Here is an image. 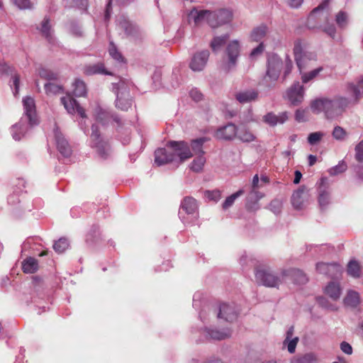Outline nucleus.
Returning a JSON list of instances; mask_svg holds the SVG:
<instances>
[{"instance_id": "obj_27", "label": "nucleus", "mask_w": 363, "mask_h": 363, "mask_svg": "<svg viewBox=\"0 0 363 363\" xmlns=\"http://www.w3.org/2000/svg\"><path fill=\"white\" fill-rule=\"evenodd\" d=\"M344 303L347 306L356 308L360 303L359 294L354 290H349L344 298Z\"/></svg>"}, {"instance_id": "obj_21", "label": "nucleus", "mask_w": 363, "mask_h": 363, "mask_svg": "<svg viewBox=\"0 0 363 363\" xmlns=\"http://www.w3.org/2000/svg\"><path fill=\"white\" fill-rule=\"evenodd\" d=\"M327 179L323 178L320 180L319 188L318 202L322 209L325 208L330 203V193L326 187Z\"/></svg>"}, {"instance_id": "obj_48", "label": "nucleus", "mask_w": 363, "mask_h": 363, "mask_svg": "<svg viewBox=\"0 0 363 363\" xmlns=\"http://www.w3.org/2000/svg\"><path fill=\"white\" fill-rule=\"evenodd\" d=\"M206 23L213 28L218 27V23L217 22L216 13L207 10V20Z\"/></svg>"}, {"instance_id": "obj_22", "label": "nucleus", "mask_w": 363, "mask_h": 363, "mask_svg": "<svg viewBox=\"0 0 363 363\" xmlns=\"http://www.w3.org/2000/svg\"><path fill=\"white\" fill-rule=\"evenodd\" d=\"M283 276L290 277L292 280L298 284H305L307 281V278L303 272L298 269H290L283 270Z\"/></svg>"}, {"instance_id": "obj_52", "label": "nucleus", "mask_w": 363, "mask_h": 363, "mask_svg": "<svg viewBox=\"0 0 363 363\" xmlns=\"http://www.w3.org/2000/svg\"><path fill=\"white\" fill-rule=\"evenodd\" d=\"M15 4L20 9H28L32 8V4L30 0H12Z\"/></svg>"}, {"instance_id": "obj_60", "label": "nucleus", "mask_w": 363, "mask_h": 363, "mask_svg": "<svg viewBox=\"0 0 363 363\" xmlns=\"http://www.w3.org/2000/svg\"><path fill=\"white\" fill-rule=\"evenodd\" d=\"M323 32L328 34L330 37L334 38L336 33V28L333 24H327L322 28Z\"/></svg>"}, {"instance_id": "obj_16", "label": "nucleus", "mask_w": 363, "mask_h": 363, "mask_svg": "<svg viewBox=\"0 0 363 363\" xmlns=\"http://www.w3.org/2000/svg\"><path fill=\"white\" fill-rule=\"evenodd\" d=\"M289 118L287 112H281L279 114H275L272 112L267 113L263 117V121L270 126H275L278 124H283Z\"/></svg>"}, {"instance_id": "obj_53", "label": "nucleus", "mask_w": 363, "mask_h": 363, "mask_svg": "<svg viewBox=\"0 0 363 363\" xmlns=\"http://www.w3.org/2000/svg\"><path fill=\"white\" fill-rule=\"evenodd\" d=\"M282 207V201L279 199H274L269 204V209L274 213H279Z\"/></svg>"}, {"instance_id": "obj_39", "label": "nucleus", "mask_w": 363, "mask_h": 363, "mask_svg": "<svg viewBox=\"0 0 363 363\" xmlns=\"http://www.w3.org/2000/svg\"><path fill=\"white\" fill-rule=\"evenodd\" d=\"M69 246L68 240L65 238H60L53 245L55 251L57 253L64 252Z\"/></svg>"}, {"instance_id": "obj_40", "label": "nucleus", "mask_w": 363, "mask_h": 363, "mask_svg": "<svg viewBox=\"0 0 363 363\" xmlns=\"http://www.w3.org/2000/svg\"><path fill=\"white\" fill-rule=\"evenodd\" d=\"M131 99L122 98L118 94L117 95L116 106L118 108L122 111H128V109L131 106Z\"/></svg>"}, {"instance_id": "obj_37", "label": "nucleus", "mask_w": 363, "mask_h": 363, "mask_svg": "<svg viewBox=\"0 0 363 363\" xmlns=\"http://www.w3.org/2000/svg\"><path fill=\"white\" fill-rule=\"evenodd\" d=\"M40 31L48 41H51L52 38V30L50 19L48 18H45L42 21Z\"/></svg>"}, {"instance_id": "obj_34", "label": "nucleus", "mask_w": 363, "mask_h": 363, "mask_svg": "<svg viewBox=\"0 0 363 363\" xmlns=\"http://www.w3.org/2000/svg\"><path fill=\"white\" fill-rule=\"evenodd\" d=\"M338 268L339 266L336 264L320 262L316 265V270L319 273L324 274H330L331 271H337Z\"/></svg>"}, {"instance_id": "obj_30", "label": "nucleus", "mask_w": 363, "mask_h": 363, "mask_svg": "<svg viewBox=\"0 0 363 363\" xmlns=\"http://www.w3.org/2000/svg\"><path fill=\"white\" fill-rule=\"evenodd\" d=\"M217 22L218 23V27L230 22L233 19V13L231 11L228 9H220L216 11Z\"/></svg>"}, {"instance_id": "obj_2", "label": "nucleus", "mask_w": 363, "mask_h": 363, "mask_svg": "<svg viewBox=\"0 0 363 363\" xmlns=\"http://www.w3.org/2000/svg\"><path fill=\"white\" fill-rule=\"evenodd\" d=\"M23 113L18 123L14 124L11 128V134L14 140L19 139L22 135L26 132L24 130L21 135L18 134V130L22 129L23 123L28 122L30 126H34L38 124V117L36 113V106L35 100L31 96H27L23 98L22 100Z\"/></svg>"}, {"instance_id": "obj_9", "label": "nucleus", "mask_w": 363, "mask_h": 363, "mask_svg": "<svg viewBox=\"0 0 363 363\" xmlns=\"http://www.w3.org/2000/svg\"><path fill=\"white\" fill-rule=\"evenodd\" d=\"M176 162V155L172 152L169 147L158 148L155 152V163L157 166H162L170 162Z\"/></svg>"}, {"instance_id": "obj_59", "label": "nucleus", "mask_w": 363, "mask_h": 363, "mask_svg": "<svg viewBox=\"0 0 363 363\" xmlns=\"http://www.w3.org/2000/svg\"><path fill=\"white\" fill-rule=\"evenodd\" d=\"M298 340V337H294L291 340L289 339L286 342H285V341L284 342V344L287 345L288 351L290 353L292 354L295 352Z\"/></svg>"}, {"instance_id": "obj_46", "label": "nucleus", "mask_w": 363, "mask_h": 363, "mask_svg": "<svg viewBox=\"0 0 363 363\" xmlns=\"http://www.w3.org/2000/svg\"><path fill=\"white\" fill-rule=\"evenodd\" d=\"M335 21L340 28H345L348 22V16L344 11H340L335 17Z\"/></svg>"}, {"instance_id": "obj_15", "label": "nucleus", "mask_w": 363, "mask_h": 363, "mask_svg": "<svg viewBox=\"0 0 363 363\" xmlns=\"http://www.w3.org/2000/svg\"><path fill=\"white\" fill-rule=\"evenodd\" d=\"M54 134L59 152L64 157H69L71 155L72 150L68 142L57 128L55 129Z\"/></svg>"}, {"instance_id": "obj_28", "label": "nucleus", "mask_w": 363, "mask_h": 363, "mask_svg": "<svg viewBox=\"0 0 363 363\" xmlns=\"http://www.w3.org/2000/svg\"><path fill=\"white\" fill-rule=\"evenodd\" d=\"M84 72L87 75L96 74H111V73L106 70L104 64L101 62L85 66Z\"/></svg>"}, {"instance_id": "obj_58", "label": "nucleus", "mask_w": 363, "mask_h": 363, "mask_svg": "<svg viewBox=\"0 0 363 363\" xmlns=\"http://www.w3.org/2000/svg\"><path fill=\"white\" fill-rule=\"evenodd\" d=\"M295 118L298 122L307 121V111L304 109H298L295 113Z\"/></svg>"}, {"instance_id": "obj_25", "label": "nucleus", "mask_w": 363, "mask_h": 363, "mask_svg": "<svg viewBox=\"0 0 363 363\" xmlns=\"http://www.w3.org/2000/svg\"><path fill=\"white\" fill-rule=\"evenodd\" d=\"M204 333L206 338L216 340H224L231 335V331L229 329H225L222 331L206 329Z\"/></svg>"}, {"instance_id": "obj_14", "label": "nucleus", "mask_w": 363, "mask_h": 363, "mask_svg": "<svg viewBox=\"0 0 363 363\" xmlns=\"http://www.w3.org/2000/svg\"><path fill=\"white\" fill-rule=\"evenodd\" d=\"M226 52L229 62L225 69V70L229 71L235 65L237 58L240 54V43L238 40H235L231 41L227 47Z\"/></svg>"}, {"instance_id": "obj_54", "label": "nucleus", "mask_w": 363, "mask_h": 363, "mask_svg": "<svg viewBox=\"0 0 363 363\" xmlns=\"http://www.w3.org/2000/svg\"><path fill=\"white\" fill-rule=\"evenodd\" d=\"M318 303L323 308L330 310V311H336L337 310V307L332 303H330L324 297H320L318 298Z\"/></svg>"}, {"instance_id": "obj_32", "label": "nucleus", "mask_w": 363, "mask_h": 363, "mask_svg": "<svg viewBox=\"0 0 363 363\" xmlns=\"http://www.w3.org/2000/svg\"><path fill=\"white\" fill-rule=\"evenodd\" d=\"M318 358L314 353L309 352L303 355L295 356L291 363H317Z\"/></svg>"}, {"instance_id": "obj_18", "label": "nucleus", "mask_w": 363, "mask_h": 363, "mask_svg": "<svg viewBox=\"0 0 363 363\" xmlns=\"http://www.w3.org/2000/svg\"><path fill=\"white\" fill-rule=\"evenodd\" d=\"M259 93L255 89H247L238 91L235 94V97L240 104H247L257 100Z\"/></svg>"}, {"instance_id": "obj_42", "label": "nucleus", "mask_w": 363, "mask_h": 363, "mask_svg": "<svg viewBox=\"0 0 363 363\" xmlns=\"http://www.w3.org/2000/svg\"><path fill=\"white\" fill-rule=\"evenodd\" d=\"M243 193V190H239L237 192L230 195V196L227 197L223 203V209H227L229 207H230L235 202V199L238 198L240 196L242 195Z\"/></svg>"}, {"instance_id": "obj_38", "label": "nucleus", "mask_w": 363, "mask_h": 363, "mask_svg": "<svg viewBox=\"0 0 363 363\" xmlns=\"http://www.w3.org/2000/svg\"><path fill=\"white\" fill-rule=\"evenodd\" d=\"M229 38V35L225 34L223 36L216 37L213 39L211 43V47L213 51L219 50Z\"/></svg>"}, {"instance_id": "obj_26", "label": "nucleus", "mask_w": 363, "mask_h": 363, "mask_svg": "<svg viewBox=\"0 0 363 363\" xmlns=\"http://www.w3.org/2000/svg\"><path fill=\"white\" fill-rule=\"evenodd\" d=\"M208 139L207 138H200L192 140L189 147L190 150L194 155H204L205 152L203 150V144L207 142Z\"/></svg>"}, {"instance_id": "obj_63", "label": "nucleus", "mask_w": 363, "mask_h": 363, "mask_svg": "<svg viewBox=\"0 0 363 363\" xmlns=\"http://www.w3.org/2000/svg\"><path fill=\"white\" fill-rule=\"evenodd\" d=\"M19 80H20V77H19L18 74H14L12 76V83H13L12 86L14 87L13 94H14L15 96L18 94V91H19Z\"/></svg>"}, {"instance_id": "obj_35", "label": "nucleus", "mask_w": 363, "mask_h": 363, "mask_svg": "<svg viewBox=\"0 0 363 363\" xmlns=\"http://www.w3.org/2000/svg\"><path fill=\"white\" fill-rule=\"evenodd\" d=\"M237 134L238 138L244 143L252 142L256 138L254 133L245 128H240Z\"/></svg>"}, {"instance_id": "obj_50", "label": "nucleus", "mask_w": 363, "mask_h": 363, "mask_svg": "<svg viewBox=\"0 0 363 363\" xmlns=\"http://www.w3.org/2000/svg\"><path fill=\"white\" fill-rule=\"evenodd\" d=\"M265 46L263 43H260L256 48L252 50L250 57L251 60H255L257 57L260 56L264 50Z\"/></svg>"}, {"instance_id": "obj_62", "label": "nucleus", "mask_w": 363, "mask_h": 363, "mask_svg": "<svg viewBox=\"0 0 363 363\" xmlns=\"http://www.w3.org/2000/svg\"><path fill=\"white\" fill-rule=\"evenodd\" d=\"M292 67H293L292 61L288 56H286V59H285V69H284V79L291 72Z\"/></svg>"}, {"instance_id": "obj_44", "label": "nucleus", "mask_w": 363, "mask_h": 363, "mask_svg": "<svg viewBox=\"0 0 363 363\" xmlns=\"http://www.w3.org/2000/svg\"><path fill=\"white\" fill-rule=\"evenodd\" d=\"M332 135L337 140H344L346 138L347 133L343 128L337 125L334 128Z\"/></svg>"}, {"instance_id": "obj_64", "label": "nucleus", "mask_w": 363, "mask_h": 363, "mask_svg": "<svg viewBox=\"0 0 363 363\" xmlns=\"http://www.w3.org/2000/svg\"><path fill=\"white\" fill-rule=\"evenodd\" d=\"M190 96L195 101H199L202 99V94L197 89H192L190 91Z\"/></svg>"}, {"instance_id": "obj_10", "label": "nucleus", "mask_w": 363, "mask_h": 363, "mask_svg": "<svg viewBox=\"0 0 363 363\" xmlns=\"http://www.w3.org/2000/svg\"><path fill=\"white\" fill-rule=\"evenodd\" d=\"M197 208L196 201L194 198L185 197L180 206L179 218L184 223L186 222L187 218L185 217V214L194 215L196 213Z\"/></svg>"}, {"instance_id": "obj_56", "label": "nucleus", "mask_w": 363, "mask_h": 363, "mask_svg": "<svg viewBox=\"0 0 363 363\" xmlns=\"http://www.w3.org/2000/svg\"><path fill=\"white\" fill-rule=\"evenodd\" d=\"M110 55L117 61H122L123 57L121 53L117 50L116 47L111 43L109 46Z\"/></svg>"}, {"instance_id": "obj_11", "label": "nucleus", "mask_w": 363, "mask_h": 363, "mask_svg": "<svg viewBox=\"0 0 363 363\" xmlns=\"http://www.w3.org/2000/svg\"><path fill=\"white\" fill-rule=\"evenodd\" d=\"M61 102L69 113L74 114L77 113L82 118L86 117L84 109L70 96L67 95L62 97Z\"/></svg>"}, {"instance_id": "obj_61", "label": "nucleus", "mask_w": 363, "mask_h": 363, "mask_svg": "<svg viewBox=\"0 0 363 363\" xmlns=\"http://www.w3.org/2000/svg\"><path fill=\"white\" fill-rule=\"evenodd\" d=\"M340 350L342 352H344L346 354L350 355L353 352V350L350 344L348 342L343 341L340 343Z\"/></svg>"}, {"instance_id": "obj_51", "label": "nucleus", "mask_w": 363, "mask_h": 363, "mask_svg": "<svg viewBox=\"0 0 363 363\" xmlns=\"http://www.w3.org/2000/svg\"><path fill=\"white\" fill-rule=\"evenodd\" d=\"M206 198L209 201H218L220 199V192L218 190L206 191L204 193Z\"/></svg>"}, {"instance_id": "obj_45", "label": "nucleus", "mask_w": 363, "mask_h": 363, "mask_svg": "<svg viewBox=\"0 0 363 363\" xmlns=\"http://www.w3.org/2000/svg\"><path fill=\"white\" fill-rule=\"evenodd\" d=\"M350 89L353 94L355 101H357L363 94V79L359 82L357 86L351 85Z\"/></svg>"}, {"instance_id": "obj_57", "label": "nucleus", "mask_w": 363, "mask_h": 363, "mask_svg": "<svg viewBox=\"0 0 363 363\" xmlns=\"http://www.w3.org/2000/svg\"><path fill=\"white\" fill-rule=\"evenodd\" d=\"M355 158L358 162H363V140L355 147Z\"/></svg>"}, {"instance_id": "obj_5", "label": "nucleus", "mask_w": 363, "mask_h": 363, "mask_svg": "<svg viewBox=\"0 0 363 363\" xmlns=\"http://www.w3.org/2000/svg\"><path fill=\"white\" fill-rule=\"evenodd\" d=\"M167 146L176 155V163L179 164L193 157L189 145L185 141H169Z\"/></svg>"}, {"instance_id": "obj_55", "label": "nucleus", "mask_w": 363, "mask_h": 363, "mask_svg": "<svg viewBox=\"0 0 363 363\" xmlns=\"http://www.w3.org/2000/svg\"><path fill=\"white\" fill-rule=\"evenodd\" d=\"M330 0H325L318 6L315 8L310 15V19L315 18L318 13L320 11L324 10L328 6Z\"/></svg>"}, {"instance_id": "obj_24", "label": "nucleus", "mask_w": 363, "mask_h": 363, "mask_svg": "<svg viewBox=\"0 0 363 363\" xmlns=\"http://www.w3.org/2000/svg\"><path fill=\"white\" fill-rule=\"evenodd\" d=\"M189 19L193 21L195 26H199L207 20V10H198L193 9L189 14Z\"/></svg>"}, {"instance_id": "obj_23", "label": "nucleus", "mask_w": 363, "mask_h": 363, "mask_svg": "<svg viewBox=\"0 0 363 363\" xmlns=\"http://www.w3.org/2000/svg\"><path fill=\"white\" fill-rule=\"evenodd\" d=\"M324 292L332 300L337 301L342 294V288L339 283L331 281L325 287Z\"/></svg>"}, {"instance_id": "obj_36", "label": "nucleus", "mask_w": 363, "mask_h": 363, "mask_svg": "<svg viewBox=\"0 0 363 363\" xmlns=\"http://www.w3.org/2000/svg\"><path fill=\"white\" fill-rule=\"evenodd\" d=\"M73 94L75 96H84L86 94V88L84 82L82 80L77 79L73 84Z\"/></svg>"}, {"instance_id": "obj_47", "label": "nucleus", "mask_w": 363, "mask_h": 363, "mask_svg": "<svg viewBox=\"0 0 363 363\" xmlns=\"http://www.w3.org/2000/svg\"><path fill=\"white\" fill-rule=\"evenodd\" d=\"M323 136L324 133L323 132H314L310 133L308 136V143L311 145H314L318 143Z\"/></svg>"}, {"instance_id": "obj_29", "label": "nucleus", "mask_w": 363, "mask_h": 363, "mask_svg": "<svg viewBox=\"0 0 363 363\" xmlns=\"http://www.w3.org/2000/svg\"><path fill=\"white\" fill-rule=\"evenodd\" d=\"M347 274L353 278H359L362 275V268L359 263L355 259H351L347 266Z\"/></svg>"}, {"instance_id": "obj_20", "label": "nucleus", "mask_w": 363, "mask_h": 363, "mask_svg": "<svg viewBox=\"0 0 363 363\" xmlns=\"http://www.w3.org/2000/svg\"><path fill=\"white\" fill-rule=\"evenodd\" d=\"M308 195L303 189H298L295 191L291 197L293 206L296 209L303 208L307 203Z\"/></svg>"}, {"instance_id": "obj_31", "label": "nucleus", "mask_w": 363, "mask_h": 363, "mask_svg": "<svg viewBox=\"0 0 363 363\" xmlns=\"http://www.w3.org/2000/svg\"><path fill=\"white\" fill-rule=\"evenodd\" d=\"M22 269L25 273H35L38 269V260L33 257L27 258L22 263Z\"/></svg>"}, {"instance_id": "obj_6", "label": "nucleus", "mask_w": 363, "mask_h": 363, "mask_svg": "<svg viewBox=\"0 0 363 363\" xmlns=\"http://www.w3.org/2000/svg\"><path fill=\"white\" fill-rule=\"evenodd\" d=\"M283 63L281 59L277 55H271L268 59L267 69L264 77L266 82H276L280 75Z\"/></svg>"}, {"instance_id": "obj_17", "label": "nucleus", "mask_w": 363, "mask_h": 363, "mask_svg": "<svg viewBox=\"0 0 363 363\" xmlns=\"http://www.w3.org/2000/svg\"><path fill=\"white\" fill-rule=\"evenodd\" d=\"M218 317L226 321L231 322L236 319L237 312L233 306L228 303H222L219 307Z\"/></svg>"}, {"instance_id": "obj_1", "label": "nucleus", "mask_w": 363, "mask_h": 363, "mask_svg": "<svg viewBox=\"0 0 363 363\" xmlns=\"http://www.w3.org/2000/svg\"><path fill=\"white\" fill-rule=\"evenodd\" d=\"M348 104L349 101L345 97H336L333 99L318 98L311 102L310 107L313 113H324L325 118L333 119L342 114Z\"/></svg>"}, {"instance_id": "obj_43", "label": "nucleus", "mask_w": 363, "mask_h": 363, "mask_svg": "<svg viewBox=\"0 0 363 363\" xmlns=\"http://www.w3.org/2000/svg\"><path fill=\"white\" fill-rule=\"evenodd\" d=\"M322 70L323 67H320L309 72L302 74L301 79L303 83H308L309 81L314 79Z\"/></svg>"}, {"instance_id": "obj_41", "label": "nucleus", "mask_w": 363, "mask_h": 363, "mask_svg": "<svg viewBox=\"0 0 363 363\" xmlns=\"http://www.w3.org/2000/svg\"><path fill=\"white\" fill-rule=\"evenodd\" d=\"M45 90L47 94H57L62 91V87L52 82L45 84Z\"/></svg>"}, {"instance_id": "obj_13", "label": "nucleus", "mask_w": 363, "mask_h": 363, "mask_svg": "<svg viewBox=\"0 0 363 363\" xmlns=\"http://www.w3.org/2000/svg\"><path fill=\"white\" fill-rule=\"evenodd\" d=\"M209 57L208 50H203L196 53L190 62L189 67L194 72L201 71L206 66Z\"/></svg>"}, {"instance_id": "obj_4", "label": "nucleus", "mask_w": 363, "mask_h": 363, "mask_svg": "<svg viewBox=\"0 0 363 363\" xmlns=\"http://www.w3.org/2000/svg\"><path fill=\"white\" fill-rule=\"evenodd\" d=\"M294 54L301 72L307 67L311 66L316 60L315 54L306 51L300 42L295 43Z\"/></svg>"}, {"instance_id": "obj_8", "label": "nucleus", "mask_w": 363, "mask_h": 363, "mask_svg": "<svg viewBox=\"0 0 363 363\" xmlns=\"http://www.w3.org/2000/svg\"><path fill=\"white\" fill-rule=\"evenodd\" d=\"M304 94L305 91L303 85L299 82H296L286 90L284 98L292 106H298L303 101Z\"/></svg>"}, {"instance_id": "obj_19", "label": "nucleus", "mask_w": 363, "mask_h": 363, "mask_svg": "<svg viewBox=\"0 0 363 363\" xmlns=\"http://www.w3.org/2000/svg\"><path fill=\"white\" fill-rule=\"evenodd\" d=\"M269 29L264 24L255 27L250 32L249 38L251 42L263 43L262 40L267 36Z\"/></svg>"}, {"instance_id": "obj_7", "label": "nucleus", "mask_w": 363, "mask_h": 363, "mask_svg": "<svg viewBox=\"0 0 363 363\" xmlns=\"http://www.w3.org/2000/svg\"><path fill=\"white\" fill-rule=\"evenodd\" d=\"M91 146L96 148L101 157H106L108 155V144L101 137L97 125H93L91 127Z\"/></svg>"}, {"instance_id": "obj_12", "label": "nucleus", "mask_w": 363, "mask_h": 363, "mask_svg": "<svg viewBox=\"0 0 363 363\" xmlns=\"http://www.w3.org/2000/svg\"><path fill=\"white\" fill-rule=\"evenodd\" d=\"M238 133V129L235 124L232 123H228L217 130L215 137L218 140H232Z\"/></svg>"}, {"instance_id": "obj_49", "label": "nucleus", "mask_w": 363, "mask_h": 363, "mask_svg": "<svg viewBox=\"0 0 363 363\" xmlns=\"http://www.w3.org/2000/svg\"><path fill=\"white\" fill-rule=\"evenodd\" d=\"M347 169V164L344 161L339 162L337 165L329 169V174L332 176L344 172Z\"/></svg>"}, {"instance_id": "obj_33", "label": "nucleus", "mask_w": 363, "mask_h": 363, "mask_svg": "<svg viewBox=\"0 0 363 363\" xmlns=\"http://www.w3.org/2000/svg\"><path fill=\"white\" fill-rule=\"evenodd\" d=\"M196 157L189 164V168L194 172H201L206 162L204 155H196Z\"/></svg>"}, {"instance_id": "obj_3", "label": "nucleus", "mask_w": 363, "mask_h": 363, "mask_svg": "<svg viewBox=\"0 0 363 363\" xmlns=\"http://www.w3.org/2000/svg\"><path fill=\"white\" fill-rule=\"evenodd\" d=\"M256 281L267 287L278 288L285 282V276H283V270L277 274L267 266H259L255 269Z\"/></svg>"}]
</instances>
